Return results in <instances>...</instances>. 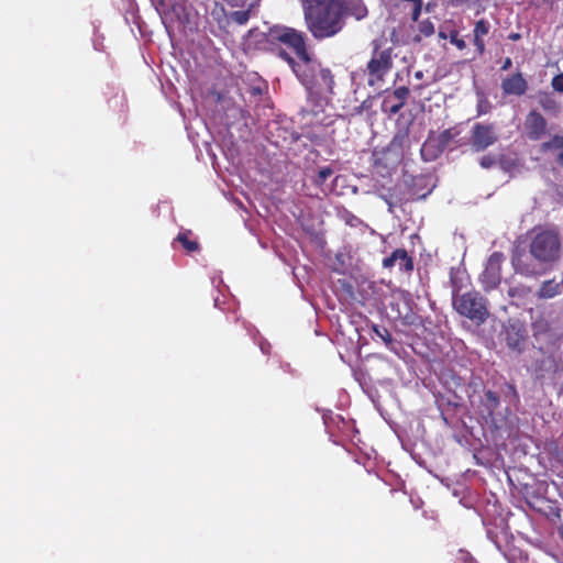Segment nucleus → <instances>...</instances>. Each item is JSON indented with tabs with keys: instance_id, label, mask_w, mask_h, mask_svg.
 Instances as JSON below:
<instances>
[{
	"instance_id": "obj_1",
	"label": "nucleus",
	"mask_w": 563,
	"mask_h": 563,
	"mask_svg": "<svg viewBox=\"0 0 563 563\" xmlns=\"http://www.w3.org/2000/svg\"><path fill=\"white\" fill-rule=\"evenodd\" d=\"M561 252V239L555 229L536 227L531 232L529 253L517 251L511 257V264L516 273L534 277L543 273L542 265L551 264L559 260Z\"/></svg>"
},
{
	"instance_id": "obj_2",
	"label": "nucleus",
	"mask_w": 563,
	"mask_h": 563,
	"mask_svg": "<svg viewBox=\"0 0 563 563\" xmlns=\"http://www.w3.org/2000/svg\"><path fill=\"white\" fill-rule=\"evenodd\" d=\"M303 21L317 41L334 37L346 24L344 0H300Z\"/></svg>"
},
{
	"instance_id": "obj_3",
	"label": "nucleus",
	"mask_w": 563,
	"mask_h": 563,
	"mask_svg": "<svg viewBox=\"0 0 563 563\" xmlns=\"http://www.w3.org/2000/svg\"><path fill=\"white\" fill-rule=\"evenodd\" d=\"M373 51L366 65L367 84L371 87L377 86L385 80V77L394 67L393 48L382 47L379 40L372 42Z\"/></svg>"
},
{
	"instance_id": "obj_4",
	"label": "nucleus",
	"mask_w": 563,
	"mask_h": 563,
	"mask_svg": "<svg viewBox=\"0 0 563 563\" xmlns=\"http://www.w3.org/2000/svg\"><path fill=\"white\" fill-rule=\"evenodd\" d=\"M454 309L476 324H483L488 316L487 300L478 291H467L453 297Z\"/></svg>"
},
{
	"instance_id": "obj_5",
	"label": "nucleus",
	"mask_w": 563,
	"mask_h": 563,
	"mask_svg": "<svg viewBox=\"0 0 563 563\" xmlns=\"http://www.w3.org/2000/svg\"><path fill=\"white\" fill-rule=\"evenodd\" d=\"M272 35L276 41L290 47L300 62L306 65H311V56L306 45L307 36L302 31L284 26L274 30Z\"/></svg>"
},
{
	"instance_id": "obj_6",
	"label": "nucleus",
	"mask_w": 563,
	"mask_h": 563,
	"mask_svg": "<svg viewBox=\"0 0 563 563\" xmlns=\"http://www.w3.org/2000/svg\"><path fill=\"white\" fill-rule=\"evenodd\" d=\"M499 135L494 123H475L470 131L471 150L475 153L486 151L498 142Z\"/></svg>"
},
{
	"instance_id": "obj_7",
	"label": "nucleus",
	"mask_w": 563,
	"mask_h": 563,
	"mask_svg": "<svg viewBox=\"0 0 563 563\" xmlns=\"http://www.w3.org/2000/svg\"><path fill=\"white\" fill-rule=\"evenodd\" d=\"M504 260L505 256L501 252H494L488 257L485 269L481 275V283L485 291H490L500 284Z\"/></svg>"
},
{
	"instance_id": "obj_8",
	"label": "nucleus",
	"mask_w": 563,
	"mask_h": 563,
	"mask_svg": "<svg viewBox=\"0 0 563 563\" xmlns=\"http://www.w3.org/2000/svg\"><path fill=\"white\" fill-rule=\"evenodd\" d=\"M409 95L410 90L406 86L397 87L391 92L386 91L380 106L382 111L384 113L397 114L406 104Z\"/></svg>"
},
{
	"instance_id": "obj_9",
	"label": "nucleus",
	"mask_w": 563,
	"mask_h": 563,
	"mask_svg": "<svg viewBox=\"0 0 563 563\" xmlns=\"http://www.w3.org/2000/svg\"><path fill=\"white\" fill-rule=\"evenodd\" d=\"M548 122L537 110H531L525 121V129L529 140L539 141L547 133Z\"/></svg>"
},
{
	"instance_id": "obj_10",
	"label": "nucleus",
	"mask_w": 563,
	"mask_h": 563,
	"mask_svg": "<svg viewBox=\"0 0 563 563\" xmlns=\"http://www.w3.org/2000/svg\"><path fill=\"white\" fill-rule=\"evenodd\" d=\"M539 152L563 168V135L554 134L539 145Z\"/></svg>"
},
{
	"instance_id": "obj_11",
	"label": "nucleus",
	"mask_w": 563,
	"mask_h": 563,
	"mask_svg": "<svg viewBox=\"0 0 563 563\" xmlns=\"http://www.w3.org/2000/svg\"><path fill=\"white\" fill-rule=\"evenodd\" d=\"M278 56L284 59L291 70L295 73L297 78L307 88H310L313 82L312 74L310 71L311 65H306L302 62H296L286 51L280 49Z\"/></svg>"
},
{
	"instance_id": "obj_12",
	"label": "nucleus",
	"mask_w": 563,
	"mask_h": 563,
	"mask_svg": "<svg viewBox=\"0 0 563 563\" xmlns=\"http://www.w3.org/2000/svg\"><path fill=\"white\" fill-rule=\"evenodd\" d=\"M501 89L506 96H522L528 90V82L521 73L512 74L501 81Z\"/></svg>"
},
{
	"instance_id": "obj_13",
	"label": "nucleus",
	"mask_w": 563,
	"mask_h": 563,
	"mask_svg": "<svg viewBox=\"0 0 563 563\" xmlns=\"http://www.w3.org/2000/svg\"><path fill=\"white\" fill-rule=\"evenodd\" d=\"M396 264H398L400 271L407 273L413 269L412 257L409 256L405 249H397L389 256L383 260V266L385 268H391Z\"/></svg>"
},
{
	"instance_id": "obj_14",
	"label": "nucleus",
	"mask_w": 563,
	"mask_h": 563,
	"mask_svg": "<svg viewBox=\"0 0 563 563\" xmlns=\"http://www.w3.org/2000/svg\"><path fill=\"white\" fill-rule=\"evenodd\" d=\"M490 23L481 19L476 21L473 30V44L476 48L477 55L482 56L485 53V42L484 37L489 33Z\"/></svg>"
},
{
	"instance_id": "obj_15",
	"label": "nucleus",
	"mask_w": 563,
	"mask_h": 563,
	"mask_svg": "<svg viewBox=\"0 0 563 563\" xmlns=\"http://www.w3.org/2000/svg\"><path fill=\"white\" fill-rule=\"evenodd\" d=\"M420 152L424 161L431 162L437 159L444 151L434 139V133L431 132L427 140L423 142Z\"/></svg>"
},
{
	"instance_id": "obj_16",
	"label": "nucleus",
	"mask_w": 563,
	"mask_h": 563,
	"mask_svg": "<svg viewBox=\"0 0 563 563\" xmlns=\"http://www.w3.org/2000/svg\"><path fill=\"white\" fill-rule=\"evenodd\" d=\"M558 371V363L552 356H547L537 362L534 375L537 379H544L554 375Z\"/></svg>"
},
{
	"instance_id": "obj_17",
	"label": "nucleus",
	"mask_w": 563,
	"mask_h": 563,
	"mask_svg": "<svg viewBox=\"0 0 563 563\" xmlns=\"http://www.w3.org/2000/svg\"><path fill=\"white\" fill-rule=\"evenodd\" d=\"M302 118L307 119L310 124L327 125V118L323 115V109L320 106H316L312 109H303L301 111Z\"/></svg>"
},
{
	"instance_id": "obj_18",
	"label": "nucleus",
	"mask_w": 563,
	"mask_h": 563,
	"mask_svg": "<svg viewBox=\"0 0 563 563\" xmlns=\"http://www.w3.org/2000/svg\"><path fill=\"white\" fill-rule=\"evenodd\" d=\"M561 294V284L554 279H549L542 283L538 297L542 299H550Z\"/></svg>"
},
{
	"instance_id": "obj_19",
	"label": "nucleus",
	"mask_w": 563,
	"mask_h": 563,
	"mask_svg": "<svg viewBox=\"0 0 563 563\" xmlns=\"http://www.w3.org/2000/svg\"><path fill=\"white\" fill-rule=\"evenodd\" d=\"M316 85L322 90L332 92L334 79L331 70L328 68H321L316 79Z\"/></svg>"
},
{
	"instance_id": "obj_20",
	"label": "nucleus",
	"mask_w": 563,
	"mask_h": 563,
	"mask_svg": "<svg viewBox=\"0 0 563 563\" xmlns=\"http://www.w3.org/2000/svg\"><path fill=\"white\" fill-rule=\"evenodd\" d=\"M482 405L486 410L488 417H493L497 408L499 407V397L493 390H487L484 394Z\"/></svg>"
},
{
	"instance_id": "obj_21",
	"label": "nucleus",
	"mask_w": 563,
	"mask_h": 563,
	"mask_svg": "<svg viewBox=\"0 0 563 563\" xmlns=\"http://www.w3.org/2000/svg\"><path fill=\"white\" fill-rule=\"evenodd\" d=\"M211 16L221 29L225 27L230 20V14L228 15L224 5L219 2L214 3L211 10Z\"/></svg>"
},
{
	"instance_id": "obj_22",
	"label": "nucleus",
	"mask_w": 563,
	"mask_h": 563,
	"mask_svg": "<svg viewBox=\"0 0 563 563\" xmlns=\"http://www.w3.org/2000/svg\"><path fill=\"white\" fill-rule=\"evenodd\" d=\"M460 134L459 130L456 128H449L444 131L440 132L439 134L434 133V139L437 140L438 144L445 151V148L449 146V144Z\"/></svg>"
},
{
	"instance_id": "obj_23",
	"label": "nucleus",
	"mask_w": 563,
	"mask_h": 563,
	"mask_svg": "<svg viewBox=\"0 0 563 563\" xmlns=\"http://www.w3.org/2000/svg\"><path fill=\"white\" fill-rule=\"evenodd\" d=\"M191 232L190 231H187V232H180L176 240L181 243V245L184 246V249L188 252H196L199 250V243L197 241H192L189 239V234Z\"/></svg>"
},
{
	"instance_id": "obj_24",
	"label": "nucleus",
	"mask_w": 563,
	"mask_h": 563,
	"mask_svg": "<svg viewBox=\"0 0 563 563\" xmlns=\"http://www.w3.org/2000/svg\"><path fill=\"white\" fill-rule=\"evenodd\" d=\"M492 109H493V106H492L490 101L488 100V98L483 92H479L477 104H476L477 117L485 115V114L489 113L492 111Z\"/></svg>"
},
{
	"instance_id": "obj_25",
	"label": "nucleus",
	"mask_w": 563,
	"mask_h": 563,
	"mask_svg": "<svg viewBox=\"0 0 563 563\" xmlns=\"http://www.w3.org/2000/svg\"><path fill=\"white\" fill-rule=\"evenodd\" d=\"M251 18V10L233 11L230 13V20L239 25H244Z\"/></svg>"
},
{
	"instance_id": "obj_26",
	"label": "nucleus",
	"mask_w": 563,
	"mask_h": 563,
	"mask_svg": "<svg viewBox=\"0 0 563 563\" xmlns=\"http://www.w3.org/2000/svg\"><path fill=\"white\" fill-rule=\"evenodd\" d=\"M558 0H533V4L536 8L544 11L551 12L556 9Z\"/></svg>"
},
{
	"instance_id": "obj_27",
	"label": "nucleus",
	"mask_w": 563,
	"mask_h": 563,
	"mask_svg": "<svg viewBox=\"0 0 563 563\" xmlns=\"http://www.w3.org/2000/svg\"><path fill=\"white\" fill-rule=\"evenodd\" d=\"M350 13L357 20H361L367 15V9L362 2H357L351 5Z\"/></svg>"
},
{
	"instance_id": "obj_28",
	"label": "nucleus",
	"mask_w": 563,
	"mask_h": 563,
	"mask_svg": "<svg viewBox=\"0 0 563 563\" xmlns=\"http://www.w3.org/2000/svg\"><path fill=\"white\" fill-rule=\"evenodd\" d=\"M497 158L495 155L488 153V154H485L483 155L479 159H478V164L482 168L484 169H490L493 168L496 164H497Z\"/></svg>"
},
{
	"instance_id": "obj_29",
	"label": "nucleus",
	"mask_w": 563,
	"mask_h": 563,
	"mask_svg": "<svg viewBox=\"0 0 563 563\" xmlns=\"http://www.w3.org/2000/svg\"><path fill=\"white\" fill-rule=\"evenodd\" d=\"M531 291V289L529 287H526V286H514V287H510L508 289V295L512 298L515 297H518V298H523L526 297L527 295H529Z\"/></svg>"
},
{
	"instance_id": "obj_30",
	"label": "nucleus",
	"mask_w": 563,
	"mask_h": 563,
	"mask_svg": "<svg viewBox=\"0 0 563 563\" xmlns=\"http://www.w3.org/2000/svg\"><path fill=\"white\" fill-rule=\"evenodd\" d=\"M419 32L424 37H429L434 33V25L433 23L427 19L419 23Z\"/></svg>"
},
{
	"instance_id": "obj_31",
	"label": "nucleus",
	"mask_w": 563,
	"mask_h": 563,
	"mask_svg": "<svg viewBox=\"0 0 563 563\" xmlns=\"http://www.w3.org/2000/svg\"><path fill=\"white\" fill-rule=\"evenodd\" d=\"M539 103L544 110H553L556 108V102L548 93L539 96Z\"/></svg>"
},
{
	"instance_id": "obj_32",
	"label": "nucleus",
	"mask_w": 563,
	"mask_h": 563,
	"mask_svg": "<svg viewBox=\"0 0 563 563\" xmlns=\"http://www.w3.org/2000/svg\"><path fill=\"white\" fill-rule=\"evenodd\" d=\"M450 42L459 49H464L466 47V42L459 36L457 32H452L450 34Z\"/></svg>"
},
{
	"instance_id": "obj_33",
	"label": "nucleus",
	"mask_w": 563,
	"mask_h": 563,
	"mask_svg": "<svg viewBox=\"0 0 563 563\" xmlns=\"http://www.w3.org/2000/svg\"><path fill=\"white\" fill-rule=\"evenodd\" d=\"M552 88L558 92H563V73L555 75L551 81Z\"/></svg>"
},
{
	"instance_id": "obj_34",
	"label": "nucleus",
	"mask_w": 563,
	"mask_h": 563,
	"mask_svg": "<svg viewBox=\"0 0 563 563\" xmlns=\"http://www.w3.org/2000/svg\"><path fill=\"white\" fill-rule=\"evenodd\" d=\"M374 331L386 344L393 342V338L387 329L383 328V330L380 331L377 327H375Z\"/></svg>"
},
{
	"instance_id": "obj_35",
	"label": "nucleus",
	"mask_w": 563,
	"mask_h": 563,
	"mask_svg": "<svg viewBox=\"0 0 563 563\" xmlns=\"http://www.w3.org/2000/svg\"><path fill=\"white\" fill-rule=\"evenodd\" d=\"M333 170L330 167H323L318 172V179L317 181L322 184L324 183L331 175Z\"/></svg>"
},
{
	"instance_id": "obj_36",
	"label": "nucleus",
	"mask_w": 563,
	"mask_h": 563,
	"mask_svg": "<svg viewBox=\"0 0 563 563\" xmlns=\"http://www.w3.org/2000/svg\"><path fill=\"white\" fill-rule=\"evenodd\" d=\"M431 191H432V188H428L423 192H420L419 190H416L415 188H412L411 200L424 199L426 197H428L431 194Z\"/></svg>"
},
{
	"instance_id": "obj_37",
	"label": "nucleus",
	"mask_w": 563,
	"mask_h": 563,
	"mask_svg": "<svg viewBox=\"0 0 563 563\" xmlns=\"http://www.w3.org/2000/svg\"><path fill=\"white\" fill-rule=\"evenodd\" d=\"M421 10H422V2L413 5L412 12H411L412 21H418L419 16L421 14Z\"/></svg>"
},
{
	"instance_id": "obj_38",
	"label": "nucleus",
	"mask_w": 563,
	"mask_h": 563,
	"mask_svg": "<svg viewBox=\"0 0 563 563\" xmlns=\"http://www.w3.org/2000/svg\"><path fill=\"white\" fill-rule=\"evenodd\" d=\"M503 158H504V156L501 155L500 159H499V163H500V166H501L503 169L508 170L511 166L516 165L515 161L509 163V162H504Z\"/></svg>"
},
{
	"instance_id": "obj_39",
	"label": "nucleus",
	"mask_w": 563,
	"mask_h": 563,
	"mask_svg": "<svg viewBox=\"0 0 563 563\" xmlns=\"http://www.w3.org/2000/svg\"><path fill=\"white\" fill-rule=\"evenodd\" d=\"M511 65H512L511 58L506 57L501 65V70H508L511 67Z\"/></svg>"
},
{
	"instance_id": "obj_40",
	"label": "nucleus",
	"mask_w": 563,
	"mask_h": 563,
	"mask_svg": "<svg viewBox=\"0 0 563 563\" xmlns=\"http://www.w3.org/2000/svg\"><path fill=\"white\" fill-rule=\"evenodd\" d=\"M549 508H550V511H549V512H545L548 516H549V515H553V516H555V517H558V518L560 517V508H558V507H552V506H549Z\"/></svg>"
},
{
	"instance_id": "obj_41",
	"label": "nucleus",
	"mask_w": 563,
	"mask_h": 563,
	"mask_svg": "<svg viewBox=\"0 0 563 563\" xmlns=\"http://www.w3.org/2000/svg\"><path fill=\"white\" fill-rule=\"evenodd\" d=\"M229 3L233 7L243 5L246 0H228Z\"/></svg>"
},
{
	"instance_id": "obj_42",
	"label": "nucleus",
	"mask_w": 563,
	"mask_h": 563,
	"mask_svg": "<svg viewBox=\"0 0 563 563\" xmlns=\"http://www.w3.org/2000/svg\"><path fill=\"white\" fill-rule=\"evenodd\" d=\"M423 183V186L426 187L427 186V183H426V179L423 177H420V178H417L415 180V185H413V188H416L417 186H421Z\"/></svg>"
},
{
	"instance_id": "obj_43",
	"label": "nucleus",
	"mask_w": 563,
	"mask_h": 563,
	"mask_svg": "<svg viewBox=\"0 0 563 563\" xmlns=\"http://www.w3.org/2000/svg\"><path fill=\"white\" fill-rule=\"evenodd\" d=\"M415 78L416 79H422L423 78V71L422 70H418L415 73Z\"/></svg>"
},
{
	"instance_id": "obj_44",
	"label": "nucleus",
	"mask_w": 563,
	"mask_h": 563,
	"mask_svg": "<svg viewBox=\"0 0 563 563\" xmlns=\"http://www.w3.org/2000/svg\"><path fill=\"white\" fill-rule=\"evenodd\" d=\"M519 37H520V35H519L518 33H511V34L509 35V38H510V40H518Z\"/></svg>"
},
{
	"instance_id": "obj_45",
	"label": "nucleus",
	"mask_w": 563,
	"mask_h": 563,
	"mask_svg": "<svg viewBox=\"0 0 563 563\" xmlns=\"http://www.w3.org/2000/svg\"><path fill=\"white\" fill-rule=\"evenodd\" d=\"M177 7H181V4L179 2H176L172 5L173 10L176 11V8Z\"/></svg>"
},
{
	"instance_id": "obj_46",
	"label": "nucleus",
	"mask_w": 563,
	"mask_h": 563,
	"mask_svg": "<svg viewBox=\"0 0 563 563\" xmlns=\"http://www.w3.org/2000/svg\"><path fill=\"white\" fill-rule=\"evenodd\" d=\"M509 388L511 389V391L517 396V391L515 389V387L512 385H509Z\"/></svg>"
}]
</instances>
